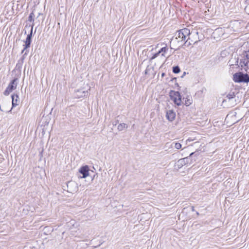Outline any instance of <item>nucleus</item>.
Instances as JSON below:
<instances>
[{
  "mask_svg": "<svg viewBox=\"0 0 249 249\" xmlns=\"http://www.w3.org/2000/svg\"><path fill=\"white\" fill-rule=\"evenodd\" d=\"M190 30L187 28H184L180 30L176 35V39H178V42L184 41L187 44L190 39L189 36L190 35Z\"/></svg>",
  "mask_w": 249,
  "mask_h": 249,
  "instance_id": "nucleus-1",
  "label": "nucleus"
},
{
  "mask_svg": "<svg viewBox=\"0 0 249 249\" xmlns=\"http://www.w3.org/2000/svg\"><path fill=\"white\" fill-rule=\"evenodd\" d=\"M233 80L236 83H248L249 82V75L242 72H237L233 75Z\"/></svg>",
  "mask_w": 249,
  "mask_h": 249,
  "instance_id": "nucleus-2",
  "label": "nucleus"
},
{
  "mask_svg": "<svg viewBox=\"0 0 249 249\" xmlns=\"http://www.w3.org/2000/svg\"><path fill=\"white\" fill-rule=\"evenodd\" d=\"M169 96L171 100L176 105L179 106L182 104L181 97L179 92L174 90H171Z\"/></svg>",
  "mask_w": 249,
  "mask_h": 249,
  "instance_id": "nucleus-3",
  "label": "nucleus"
},
{
  "mask_svg": "<svg viewBox=\"0 0 249 249\" xmlns=\"http://www.w3.org/2000/svg\"><path fill=\"white\" fill-rule=\"evenodd\" d=\"M18 79L15 78L12 80L9 84L5 90L4 91V94L6 96L8 95L13 90L16 89L18 84Z\"/></svg>",
  "mask_w": 249,
  "mask_h": 249,
  "instance_id": "nucleus-4",
  "label": "nucleus"
},
{
  "mask_svg": "<svg viewBox=\"0 0 249 249\" xmlns=\"http://www.w3.org/2000/svg\"><path fill=\"white\" fill-rule=\"evenodd\" d=\"M90 88L87 84L85 85V87L78 89L75 91L74 96L77 98L83 97L88 94V90Z\"/></svg>",
  "mask_w": 249,
  "mask_h": 249,
  "instance_id": "nucleus-5",
  "label": "nucleus"
},
{
  "mask_svg": "<svg viewBox=\"0 0 249 249\" xmlns=\"http://www.w3.org/2000/svg\"><path fill=\"white\" fill-rule=\"evenodd\" d=\"M240 63L243 64L241 66H244L248 68V64L249 63V50L245 51L242 53V58L240 60Z\"/></svg>",
  "mask_w": 249,
  "mask_h": 249,
  "instance_id": "nucleus-6",
  "label": "nucleus"
},
{
  "mask_svg": "<svg viewBox=\"0 0 249 249\" xmlns=\"http://www.w3.org/2000/svg\"><path fill=\"white\" fill-rule=\"evenodd\" d=\"M67 191L71 193L76 192L78 190L77 183L73 181H69L67 184Z\"/></svg>",
  "mask_w": 249,
  "mask_h": 249,
  "instance_id": "nucleus-7",
  "label": "nucleus"
},
{
  "mask_svg": "<svg viewBox=\"0 0 249 249\" xmlns=\"http://www.w3.org/2000/svg\"><path fill=\"white\" fill-rule=\"evenodd\" d=\"M33 28V25H32L30 33L27 35L26 40L24 41L25 44L23 45L24 49L21 52L22 53H24V52L25 51V50H26L27 48H29L30 46L31 42V39H32V36Z\"/></svg>",
  "mask_w": 249,
  "mask_h": 249,
  "instance_id": "nucleus-8",
  "label": "nucleus"
},
{
  "mask_svg": "<svg viewBox=\"0 0 249 249\" xmlns=\"http://www.w3.org/2000/svg\"><path fill=\"white\" fill-rule=\"evenodd\" d=\"M11 98L12 99V107L11 109L8 111V112H11L12 108L16 106H18L19 103V98L18 95L17 94H14L11 96Z\"/></svg>",
  "mask_w": 249,
  "mask_h": 249,
  "instance_id": "nucleus-9",
  "label": "nucleus"
},
{
  "mask_svg": "<svg viewBox=\"0 0 249 249\" xmlns=\"http://www.w3.org/2000/svg\"><path fill=\"white\" fill-rule=\"evenodd\" d=\"M79 172L83 175L81 178H85L89 175V168L88 166L86 165L81 167L79 169Z\"/></svg>",
  "mask_w": 249,
  "mask_h": 249,
  "instance_id": "nucleus-10",
  "label": "nucleus"
},
{
  "mask_svg": "<svg viewBox=\"0 0 249 249\" xmlns=\"http://www.w3.org/2000/svg\"><path fill=\"white\" fill-rule=\"evenodd\" d=\"M168 49L166 47H163L160 49V50L157 53H155L153 54L152 57H151V59H154L156 58L160 53H161V55L164 56V54L167 52Z\"/></svg>",
  "mask_w": 249,
  "mask_h": 249,
  "instance_id": "nucleus-11",
  "label": "nucleus"
},
{
  "mask_svg": "<svg viewBox=\"0 0 249 249\" xmlns=\"http://www.w3.org/2000/svg\"><path fill=\"white\" fill-rule=\"evenodd\" d=\"M167 119L170 122L173 121L176 117V113L173 110H169L166 112Z\"/></svg>",
  "mask_w": 249,
  "mask_h": 249,
  "instance_id": "nucleus-12",
  "label": "nucleus"
},
{
  "mask_svg": "<svg viewBox=\"0 0 249 249\" xmlns=\"http://www.w3.org/2000/svg\"><path fill=\"white\" fill-rule=\"evenodd\" d=\"M127 127H128V126L126 124L122 123V124H120L118 125L117 129L119 131H122V130L127 128Z\"/></svg>",
  "mask_w": 249,
  "mask_h": 249,
  "instance_id": "nucleus-13",
  "label": "nucleus"
},
{
  "mask_svg": "<svg viewBox=\"0 0 249 249\" xmlns=\"http://www.w3.org/2000/svg\"><path fill=\"white\" fill-rule=\"evenodd\" d=\"M184 160H182V159H181L178 161L177 165L178 168H181V167L185 165Z\"/></svg>",
  "mask_w": 249,
  "mask_h": 249,
  "instance_id": "nucleus-14",
  "label": "nucleus"
},
{
  "mask_svg": "<svg viewBox=\"0 0 249 249\" xmlns=\"http://www.w3.org/2000/svg\"><path fill=\"white\" fill-rule=\"evenodd\" d=\"M234 97H235V94H234V92L230 93L229 94H228L227 95V98L228 100H229V101L232 99L233 98H234Z\"/></svg>",
  "mask_w": 249,
  "mask_h": 249,
  "instance_id": "nucleus-15",
  "label": "nucleus"
},
{
  "mask_svg": "<svg viewBox=\"0 0 249 249\" xmlns=\"http://www.w3.org/2000/svg\"><path fill=\"white\" fill-rule=\"evenodd\" d=\"M28 20L30 22L34 21V14L33 12L30 13L28 18Z\"/></svg>",
  "mask_w": 249,
  "mask_h": 249,
  "instance_id": "nucleus-16",
  "label": "nucleus"
},
{
  "mask_svg": "<svg viewBox=\"0 0 249 249\" xmlns=\"http://www.w3.org/2000/svg\"><path fill=\"white\" fill-rule=\"evenodd\" d=\"M173 71L175 73H178L180 71V68L178 66H175L173 67Z\"/></svg>",
  "mask_w": 249,
  "mask_h": 249,
  "instance_id": "nucleus-17",
  "label": "nucleus"
},
{
  "mask_svg": "<svg viewBox=\"0 0 249 249\" xmlns=\"http://www.w3.org/2000/svg\"><path fill=\"white\" fill-rule=\"evenodd\" d=\"M173 144H174L175 148L177 149H179L181 147V144L180 143L174 142Z\"/></svg>",
  "mask_w": 249,
  "mask_h": 249,
  "instance_id": "nucleus-18",
  "label": "nucleus"
},
{
  "mask_svg": "<svg viewBox=\"0 0 249 249\" xmlns=\"http://www.w3.org/2000/svg\"><path fill=\"white\" fill-rule=\"evenodd\" d=\"M245 10L246 12L249 15V3L246 6Z\"/></svg>",
  "mask_w": 249,
  "mask_h": 249,
  "instance_id": "nucleus-19",
  "label": "nucleus"
},
{
  "mask_svg": "<svg viewBox=\"0 0 249 249\" xmlns=\"http://www.w3.org/2000/svg\"><path fill=\"white\" fill-rule=\"evenodd\" d=\"M191 104V100L190 99H188L185 101V105L186 106H189Z\"/></svg>",
  "mask_w": 249,
  "mask_h": 249,
  "instance_id": "nucleus-20",
  "label": "nucleus"
},
{
  "mask_svg": "<svg viewBox=\"0 0 249 249\" xmlns=\"http://www.w3.org/2000/svg\"><path fill=\"white\" fill-rule=\"evenodd\" d=\"M182 160H184V162H185V164H187L188 162V161H189V157H186V158H182Z\"/></svg>",
  "mask_w": 249,
  "mask_h": 249,
  "instance_id": "nucleus-21",
  "label": "nucleus"
},
{
  "mask_svg": "<svg viewBox=\"0 0 249 249\" xmlns=\"http://www.w3.org/2000/svg\"><path fill=\"white\" fill-rule=\"evenodd\" d=\"M0 110L1 111H6L7 110L5 109H2L1 108V106L0 105Z\"/></svg>",
  "mask_w": 249,
  "mask_h": 249,
  "instance_id": "nucleus-22",
  "label": "nucleus"
},
{
  "mask_svg": "<svg viewBox=\"0 0 249 249\" xmlns=\"http://www.w3.org/2000/svg\"><path fill=\"white\" fill-rule=\"evenodd\" d=\"M221 30H222L221 29H217L215 30V32H219Z\"/></svg>",
  "mask_w": 249,
  "mask_h": 249,
  "instance_id": "nucleus-23",
  "label": "nucleus"
},
{
  "mask_svg": "<svg viewBox=\"0 0 249 249\" xmlns=\"http://www.w3.org/2000/svg\"><path fill=\"white\" fill-rule=\"evenodd\" d=\"M191 43L189 41L188 42V44H187V45L188 46V45H191Z\"/></svg>",
  "mask_w": 249,
  "mask_h": 249,
  "instance_id": "nucleus-24",
  "label": "nucleus"
},
{
  "mask_svg": "<svg viewBox=\"0 0 249 249\" xmlns=\"http://www.w3.org/2000/svg\"><path fill=\"white\" fill-rule=\"evenodd\" d=\"M27 53H28V51H26V52L25 53H24V55H26V54H27Z\"/></svg>",
  "mask_w": 249,
  "mask_h": 249,
  "instance_id": "nucleus-25",
  "label": "nucleus"
},
{
  "mask_svg": "<svg viewBox=\"0 0 249 249\" xmlns=\"http://www.w3.org/2000/svg\"><path fill=\"white\" fill-rule=\"evenodd\" d=\"M194 154V153H193H193H191V154H190V156H192V155H193Z\"/></svg>",
  "mask_w": 249,
  "mask_h": 249,
  "instance_id": "nucleus-26",
  "label": "nucleus"
},
{
  "mask_svg": "<svg viewBox=\"0 0 249 249\" xmlns=\"http://www.w3.org/2000/svg\"><path fill=\"white\" fill-rule=\"evenodd\" d=\"M164 73H162V75H161L162 77H163V76H164Z\"/></svg>",
  "mask_w": 249,
  "mask_h": 249,
  "instance_id": "nucleus-27",
  "label": "nucleus"
},
{
  "mask_svg": "<svg viewBox=\"0 0 249 249\" xmlns=\"http://www.w3.org/2000/svg\"><path fill=\"white\" fill-rule=\"evenodd\" d=\"M192 211H194V207H193L192 208Z\"/></svg>",
  "mask_w": 249,
  "mask_h": 249,
  "instance_id": "nucleus-28",
  "label": "nucleus"
},
{
  "mask_svg": "<svg viewBox=\"0 0 249 249\" xmlns=\"http://www.w3.org/2000/svg\"><path fill=\"white\" fill-rule=\"evenodd\" d=\"M234 23H237V24H238V23H239L237 21H234Z\"/></svg>",
  "mask_w": 249,
  "mask_h": 249,
  "instance_id": "nucleus-29",
  "label": "nucleus"
},
{
  "mask_svg": "<svg viewBox=\"0 0 249 249\" xmlns=\"http://www.w3.org/2000/svg\"><path fill=\"white\" fill-rule=\"evenodd\" d=\"M8 106H10V103L9 102L8 103Z\"/></svg>",
  "mask_w": 249,
  "mask_h": 249,
  "instance_id": "nucleus-30",
  "label": "nucleus"
}]
</instances>
